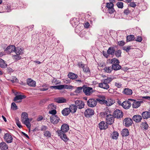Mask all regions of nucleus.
Instances as JSON below:
<instances>
[{
	"mask_svg": "<svg viewBox=\"0 0 150 150\" xmlns=\"http://www.w3.org/2000/svg\"><path fill=\"white\" fill-rule=\"evenodd\" d=\"M117 7L120 8H122L123 7V3L121 2H118L116 4Z\"/></svg>",
	"mask_w": 150,
	"mask_h": 150,
	"instance_id": "nucleus-42",
	"label": "nucleus"
},
{
	"mask_svg": "<svg viewBox=\"0 0 150 150\" xmlns=\"http://www.w3.org/2000/svg\"><path fill=\"white\" fill-rule=\"evenodd\" d=\"M112 138L113 139H116L118 136V133L117 132H114L113 133Z\"/></svg>",
	"mask_w": 150,
	"mask_h": 150,
	"instance_id": "nucleus-48",
	"label": "nucleus"
},
{
	"mask_svg": "<svg viewBox=\"0 0 150 150\" xmlns=\"http://www.w3.org/2000/svg\"><path fill=\"white\" fill-rule=\"evenodd\" d=\"M105 83L108 84L111 81V79L110 78H108L106 79H105L103 80Z\"/></svg>",
	"mask_w": 150,
	"mask_h": 150,
	"instance_id": "nucleus-59",
	"label": "nucleus"
},
{
	"mask_svg": "<svg viewBox=\"0 0 150 150\" xmlns=\"http://www.w3.org/2000/svg\"><path fill=\"white\" fill-rule=\"evenodd\" d=\"M111 63L112 64V67L114 70H117L121 69V67L119 64V61L115 58L112 59L111 60Z\"/></svg>",
	"mask_w": 150,
	"mask_h": 150,
	"instance_id": "nucleus-3",
	"label": "nucleus"
},
{
	"mask_svg": "<svg viewBox=\"0 0 150 150\" xmlns=\"http://www.w3.org/2000/svg\"><path fill=\"white\" fill-rule=\"evenodd\" d=\"M16 47L13 45H10V53L13 52H15Z\"/></svg>",
	"mask_w": 150,
	"mask_h": 150,
	"instance_id": "nucleus-47",
	"label": "nucleus"
},
{
	"mask_svg": "<svg viewBox=\"0 0 150 150\" xmlns=\"http://www.w3.org/2000/svg\"><path fill=\"white\" fill-rule=\"evenodd\" d=\"M114 6L112 3L110 2L106 3V7L108 9L107 11L109 13L111 14L115 11L114 8Z\"/></svg>",
	"mask_w": 150,
	"mask_h": 150,
	"instance_id": "nucleus-5",
	"label": "nucleus"
},
{
	"mask_svg": "<svg viewBox=\"0 0 150 150\" xmlns=\"http://www.w3.org/2000/svg\"><path fill=\"white\" fill-rule=\"evenodd\" d=\"M69 126L67 124H63L61 127V130H57V133H65L67 132L69 130Z\"/></svg>",
	"mask_w": 150,
	"mask_h": 150,
	"instance_id": "nucleus-7",
	"label": "nucleus"
},
{
	"mask_svg": "<svg viewBox=\"0 0 150 150\" xmlns=\"http://www.w3.org/2000/svg\"><path fill=\"white\" fill-rule=\"evenodd\" d=\"M70 110V112L72 113H74L77 110V106L74 104L71 105L69 108Z\"/></svg>",
	"mask_w": 150,
	"mask_h": 150,
	"instance_id": "nucleus-26",
	"label": "nucleus"
},
{
	"mask_svg": "<svg viewBox=\"0 0 150 150\" xmlns=\"http://www.w3.org/2000/svg\"><path fill=\"white\" fill-rule=\"evenodd\" d=\"M134 36L133 35H129L127 37V42H130L134 40Z\"/></svg>",
	"mask_w": 150,
	"mask_h": 150,
	"instance_id": "nucleus-34",
	"label": "nucleus"
},
{
	"mask_svg": "<svg viewBox=\"0 0 150 150\" xmlns=\"http://www.w3.org/2000/svg\"><path fill=\"white\" fill-rule=\"evenodd\" d=\"M97 104L96 99L90 98L87 101V104L90 107L93 108L95 107Z\"/></svg>",
	"mask_w": 150,
	"mask_h": 150,
	"instance_id": "nucleus-6",
	"label": "nucleus"
},
{
	"mask_svg": "<svg viewBox=\"0 0 150 150\" xmlns=\"http://www.w3.org/2000/svg\"><path fill=\"white\" fill-rule=\"evenodd\" d=\"M122 52L120 50H118L116 51H115V54L116 56L117 57H119L121 56Z\"/></svg>",
	"mask_w": 150,
	"mask_h": 150,
	"instance_id": "nucleus-36",
	"label": "nucleus"
},
{
	"mask_svg": "<svg viewBox=\"0 0 150 150\" xmlns=\"http://www.w3.org/2000/svg\"><path fill=\"white\" fill-rule=\"evenodd\" d=\"M132 120L135 122L139 123L141 121L142 117L139 115H135L133 117Z\"/></svg>",
	"mask_w": 150,
	"mask_h": 150,
	"instance_id": "nucleus-17",
	"label": "nucleus"
},
{
	"mask_svg": "<svg viewBox=\"0 0 150 150\" xmlns=\"http://www.w3.org/2000/svg\"><path fill=\"white\" fill-rule=\"evenodd\" d=\"M47 126L44 125L42 126L41 127V130L45 132L47 129Z\"/></svg>",
	"mask_w": 150,
	"mask_h": 150,
	"instance_id": "nucleus-56",
	"label": "nucleus"
},
{
	"mask_svg": "<svg viewBox=\"0 0 150 150\" xmlns=\"http://www.w3.org/2000/svg\"><path fill=\"white\" fill-rule=\"evenodd\" d=\"M142 38L141 36H138L136 39L135 40L137 42H140L142 41Z\"/></svg>",
	"mask_w": 150,
	"mask_h": 150,
	"instance_id": "nucleus-57",
	"label": "nucleus"
},
{
	"mask_svg": "<svg viewBox=\"0 0 150 150\" xmlns=\"http://www.w3.org/2000/svg\"><path fill=\"white\" fill-rule=\"evenodd\" d=\"M131 49V47L130 46H128L127 47L125 46L123 47V49L125 50L127 52H128Z\"/></svg>",
	"mask_w": 150,
	"mask_h": 150,
	"instance_id": "nucleus-54",
	"label": "nucleus"
},
{
	"mask_svg": "<svg viewBox=\"0 0 150 150\" xmlns=\"http://www.w3.org/2000/svg\"><path fill=\"white\" fill-rule=\"evenodd\" d=\"M64 88V85H58L57 86V89L59 90H61Z\"/></svg>",
	"mask_w": 150,
	"mask_h": 150,
	"instance_id": "nucleus-62",
	"label": "nucleus"
},
{
	"mask_svg": "<svg viewBox=\"0 0 150 150\" xmlns=\"http://www.w3.org/2000/svg\"><path fill=\"white\" fill-rule=\"evenodd\" d=\"M133 123L132 120L129 117L125 118L123 120V123L126 127H129L131 126Z\"/></svg>",
	"mask_w": 150,
	"mask_h": 150,
	"instance_id": "nucleus-14",
	"label": "nucleus"
},
{
	"mask_svg": "<svg viewBox=\"0 0 150 150\" xmlns=\"http://www.w3.org/2000/svg\"><path fill=\"white\" fill-rule=\"evenodd\" d=\"M113 69L112 67H106L104 69L105 72L108 73H111Z\"/></svg>",
	"mask_w": 150,
	"mask_h": 150,
	"instance_id": "nucleus-33",
	"label": "nucleus"
},
{
	"mask_svg": "<svg viewBox=\"0 0 150 150\" xmlns=\"http://www.w3.org/2000/svg\"><path fill=\"white\" fill-rule=\"evenodd\" d=\"M7 65L5 63L4 60L0 59V67L2 68H4L7 67Z\"/></svg>",
	"mask_w": 150,
	"mask_h": 150,
	"instance_id": "nucleus-32",
	"label": "nucleus"
},
{
	"mask_svg": "<svg viewBox=\"0 0 150 150\" xmlns=\"http://www.w3.org/2000/svg\"><path fill=\"white\" fill-rule=\"evenodd\" d=\"M44 135L45 136L47 137H50L51 136V134L50 132L48 131H46L44 132Z\"/></svg>",
	"mask_w": 150,
	"mask_h": 150,
	"instance_id": "nucleus-45",
	"label": "nucleus"
},
{
	"mask_svg": "<svg viewBox=\"0 0 150 150\" xmlns=\"http://www.w3.org/2000/svg\"><path fill=\"white\" fill-rule=\"evenodd\" d=\"M102 53L103 55L107 58L108 57L109 55V54H108L107 52L104 51H103Z\"/></svg>",
	"mask_w": 150,
	"mask_h": 150,
	"instance_id": "nucleus-52",
	"label": "nucleus"
},
{
	"mask_svg": "<svg viewBox=\"0 0 150 150\" xmlns=\"http://www.w3.org/2000/svg\"><path fill=\"white\" fill-rule=\"evenodd\" d=\"M55 101L58 103H66V99L63 97H58L54 99Z\"/></svg>",
	"mask_w": 150,
	"mask_h": 150,
	"instance_id": "nucleus-21",
	"label": "nucleus"
},
{
	"mask_svg": "<svg viewBox=\"0 0 150 150\" xmlns=\"http://www.w3.org/2000/svg\"><path fill=\"white\" fill-rule=\"evenodd\" d=\"M105 96H100L98 98H96L97 102H98L99 103L101 104H106L107 106H110L113 103V102L112 101V102L109 103L108 102L105 100Z\"/></svg>",
	"mask_w": 150,
	"mask_h": 150,
	"instance_id": "nucleus-4",
	"label": "nucleus"
},
{
	"mask_svg": "<svg viewBox=\"0 0 150 150\" xmlns=\"http://www.w3.org/2000/svg\"><path fill=\"white\" fill-rule=\"evenodd\" d=\"M12 58L15 61H16L20 59L21 58V57L19 55L16 54V55H13Z\"/></svg>",
	"mask_w": 150,
	"mask_h": 150,
	"instance_id": "nucleus-40",
	"label": "nucleus"
},
{
	"mask_svg": "<svg viewBox=\"0 0 150 150\" xmlns=\"http://www.w3.org/2000/svg\"><path fill=\"white\" fill-rule=\"evenodd\" d=\"M124 13L125 14L128 15L130 11L128 8H127V9L124 10Z\"/></svg>",
	"mask_w": 150,
	"mask_h": 150,
	"instance_id": "nucleus-61",
	"label": "nucleus"
},
{
	"mask_svg": "<svg viewBox=\"0 0 150 150\" xmlns=\"http://www.w3.org/2000/svg\"><path fill=\"white\" fill-rule=\"evenodd\" d=\"M78 65L80 68H82L83 69L85 67V64H83L82 62H79L78 63Z\"/></svg>",
	"mask_w": 150,
	"mask_h": 150,
	"instance_id": "nucleus-53",
	"label": "nucleus"
},
{
	"mask_svg": "<svg viewBox=\"0 0 150 150\" xmlns=\"http://www.w3.org/2000/svg\"><path fill=\"white\" fill-rule=\"evenodd\" d=\"M122 93L125 95H130L132 94L133 91L132 90L129 88H125Z\"/></svg>",
	"mask_w": 150,
	"mask_h": 150,
	"instance_id": "nucleus-22",
	"label": "nucleus"
},
{
	"mask_svg": "<svg viewBox=\"0 0 150 150\" xmlns=\"http://www.w3.org/2000/svg\"><path fill=\"white\" fill-rule=\"evenodd\" d=\"M0 148L1 150H6L8 149V146L4 142L0 143Z\"/></svg>",
	"mask_w": 150,
	"mask_h": 150,
	"instance_id": "nucleus-30",
	"label": "nucleus"
},
{
	"mask_svg": "<svg viewBox=\"0 0 150 150\" xmlns=\"http://www.w3.org/2000/svg\"><path fill=\"white\" fill-rule=\"evenodd\" d=\"M142 128L143 129V130H146L148 129L149 127V125L146 122H142L141 124Z\"/></svg>",
	"mask_w": 150,
	"mask_h": 150,
	"instance_id": "nucleus-29",
	"label": "nucleus"
},
{
	"mask_svg": "<svg viewBox=\"0 0 150 150\" xmlns=\"http://www.w3.org/2000/svg\"><path fill=\"white\" fill-rule=\"evenodd\" d=\"M129 5L130 6L133 8H134L136 6V5L135 3L133 2H131L129 4Z\"/></svg>",
	"mask_w": 150,
	"mask_h": 150,
	"instance_id": "nucleus-60",
	"label": "nucleus"
},
{
	"mask_svg": "<svg viewBox=\"0 0 150 150\" xmlns=\"http://www.w3.org/2000/svg\"><path fill=\"white\" fill-rule=\"evenodd\" d=\"M128 100H130L133 102L132 106L134 108H137L140 106L141 104L143 103L142 101H137L132 99H129Z\"/></svg>",
	"mask_w": 150,
	"mask_h": 150,
	"instance_id": "nucleus-12",
	"label": "nucleus"
},
{
	"mask_svg": "<svg viewBox=\"0 0 150 150\" xmlns=\"http://www.w3.org/2000/svg\"><path fill=\"white\" fill-rule=\"evenodd\" d=\"M58 134L59 136H60V137L65 142H66L68 140L66 134H65V133H58Z\"/></svg>",
	"mask_w": 150,
	"mask_h": 150,
	"instance_id": "nucleus-23",
	"label": "nucleus"
},
{
	"mask_svg": "<svg viewBox=\"0 0 150 150\" xmlns=\"http://www.w3.org/2000/svg\"><path fill=\"white\" fill-rule=\"evenodd\" d=\"M70 112V111L69 108H66L62 110V113L64 116L68 115Z\"/></svg>",
	"mask_w": 150,
	"mask_h": 150,
	"instance_id": "nucleus-27",
	"label": "nucleus"
},
{
	"mask_svg": "<svg viewBox=\"0 0 150 150\" xmlns=\"http://www.w3.org/2000/svg\"><path fill=\"white\" fill-rule=\"evenodd\" d=\"M129 132L128 129H125L121 132V134L122 137H126L129 135Z\"/></svg>",
	"mask_w": 150,
	"mask_h": 150,
	"instance_id": "nucleus-31",
	"label": "nucleus"
},
{
	"mask_svg": "<svg viewBox=\"0 0 150 150\" xmlns=\"http://www.w3.org/2000/svg\"><path fill=\"white\" fill-rule=\"evenodd\" d=\"M4 139V140L7 143H9V134L8 133L5 134Z\"/></svg>",
	"mask_w": 150,
	"mask_h": 150,
	"instance_id": "nucleus-37",
	"label": "nucleus"
},
{
	"mask_svg": "<svg viewBox=\"0 0 150 150\" xmlns=\"http://www.w3.org/2000/svg\"><path fill=\"white\" fill-rule=\"evenodd\" d=\"M11 94L13 96H16V95L19 94V92H17L15 90L12 89L11 91Z\"/></svg>",
	"mask_w": 150,
	"mask_h": 150,
	"instance_id": "nucleus-49",
	"label": "nucleus"
},
{
	"mask_svg": "<svg viewBox=\"0 0 150 150\" xmlns=\"http://www.w3.org/2000/svg\"><path fill=\"white\" fill-rule=\"evenodd\" d=\"M50 120L52 123L56 125L58 123L60 119L57 115H52L50 117Z\"/></svg>",
	"mask_w": 150,
	"mask_h": 150,
	"instance_id": "nucleus-8",
	"label": "nucleus"
},
{
	"mask_svg": "<svg viewBox=\"0 0 150 150\" xmlns=\"http://www.w3.org/2000/svg\"><path fill=\"white\" fill-rule=\"evenodd\" d=\"M75 104L76 106L79 109L83 108L84 107V104L83 101L80 100H77L75 101Z\"/></svg>",
	"mask_w": 150,
	"mask_h": 150,
	"instance_id": "nucleus-15",
	"label": "nucleus"
},
{
	"mask_svg": "<svg viewBox=\"0 0 150 150\" xmlns=\"http://www.w3.org/2000/svg\"><path fill=\"white\" fill-rule=\"evenodd\" d=\"M117 43L118 45L120 46H123L125 44V42L123 40L118 42Z\"/></svg>",
	"mask_w": 150,
	"mask_h": 150,
	"instance_id": "nucleus-55",
	"label": "nucleus"
},
{
	"mask_svg": "<svg viewBox=\"0 0 150 150\" xmlns=\"http://www.w3.org/2000/svg\"><path fill=\"white\" fill-rule=\"evenodd\" d=\"M21 121L28 128H30L31 126L30 122L28 117V115L26 112H23L21 114Z\"/></svg>",
	"mask_w": 150,
	"mask_h": 150,
	"instance_id": "nucleus-2",
	"label": "nucleus"
},
{
	"mask_svg": "<svg viewBox=\"0 0 150 150\" xmlns=\"http://www.w3.org/2000/svg\"><path fill=\"white\" fill-rule=\"evenodd\" d=\"M47 108L48 109L52 110L56 109V106L55 105H54V104L52 103L49 104L48 105Z\"/></svg>",
	"mask_w": 150,
	"mask_h": 150,
	"instance_id": "nucleus-43",
	"label": "nucleus"
},
{
	"mask_svg": "<svg viewBox=\"0 0 150 150\" xmlns=\"http://www.w3.org/2000/svg\"><path fill=\"white\" fill-rule=\"evenodd\" d=\"M115 86L118 88H120L122 86V84L120 83L115 82Z\"/></svg>",
	"mask_w": 150,
	"mask_h": 150,
	"instance_id": "nucleus-58",
	"label": "nucleus"
},
{
	"mask_svg": "<svg viewBox=\"0 0 150 150\" xmlns=\"http://www.w3.org/2000/svg\"><path fill=\"white\" fill-rule=\"evenodd\" d=\"M26 96L24 95H18L16 96L13 100V101L15 103H20L22 102V100L26 98Z\"/></svg>",
	"mask_w": 150,
	"mask_h": 150,
	"instance_id": "nucleus-11",
	"label": "nucleus"
},
{
	"mask_svg": "<svg viewBox=\"0 0 150 150\" xmlns=\"http://www.w3.org/2000/svg\"><path fill=\"white\" fill-rule=\"evenodd\" d=\"M27 84L30 86L35 87L36 82L30 78L28 79L27 80Z\"/></svg>",
	"mask_w": 150,
	"mask_h": 150,
	"instance_id": "nucleus-20",
	"label": "nucleus"
},
{
	"mask_svg": "<svg viewBox=\"0 0 150 150\" xmlns=\"http://www.w3.org/2000/svg\"><path fill=\"white\" fill-rule=\"evenodd\" d=\"M90 25V24L88 22H86L85 23V24L84 25V27L86 28H88Z\"/></svg>",
	"mask_w": 150,
	"mask_h": 150,
	"instance_id": "nucleus-63",
	"label": "nucleus"
},
{
	"mask_svg": "<svg viewBox=\"0 0 150 150\" xmlns=\"http://www.w3.org/2000/svg\"><path fill=\"white\" fill-rule=\"evenodd\" d=\"M15 52L16 54L20 55L22 54L23 52L21 49L20 48L17 47L16 49Z\"/></svg>",
	"mask_w": 150,
	"mask_h": 150,
	"instance_id": "nucleus-38",
	"label": "nucleus"
},
{
	"mask_svg": "<svg viewBox=\"0 0 150 150\" xmlns=\"http://www.w3.org/2000/svg\"><path fill=\"white\" fill-rule=\"evenodd\" d=\"M49 113L52 114V115H56L55 114L57 113V111L55 110V109L49 111Z\"/></svg>",
	"mask_w": 150,
	"mask_h": 150,
	"instance_id": "nucleus-51",
	"label": "nucleus"
},
{
	"mask_svg": "<svg viewBox=\"0 0 150 150\" xmlns=\"http://www.w3.org/2000/svg\"><path fill=\"white\" fill-rule=\"evenodd\" d=\"M94 114V110L90 108H88L86 110L84 113L85 116L87 117H91Z\"/></svg>",
	"mask_w": 150,
	"mask_h": 150,
	"instance_id": "nucleus-10",
	"label": "nucleus"
},
{
	"mask_svg": "<svg viewBox=\"0 0 150 150\" xmlns=\"http://www.w3.org/2000/svg\"><path fill=\"white\" fill-rule=\"evenodd\" d=\"M67 76L69 78L73 80L76 79L78 77L77 74L72 72H69Z\"/></svg>",
	"mask_w": 150,
	"mask_h": 150,
	"instance_id": "nucleus-25",
	"label": "nucleus"
},
{
	"mask_svg": "<svg viewBox=\"0 0 150 150\" xmlns=\"http://www.w3.org/2000/svg\"><path fill=\"white\" fill-rule=\"evenodd\" d=\"M43 117L41 115L39 116L37 119V121H40L43 119Z\"/></svg>",
	"mask_w": 150,
	"mask_h": 150,
	"instance_id": "nucleus-64",
	"label": "nucleus"
},
{
	"mask_svg": "<svg viewBox=\"0 0 150 150\" xmlns=\"http://www.w3.org/2000/svg\"><path fill=\"white\" fill-rule=\"evenodd\" d=\"M115 48L113 47H110L107 50L108 54L110 55H113L115 52Z\"/></svg>",
	"mask_w": 150,
	"mask_h": 150,
	"instance_id": "nucleus-28",
	"label": "nucleus"
},
{
	"mask_svg": "<svg viewBox=\"0 0 150 150\" xmlns=\"http://www.w3.org/2000/svg\"><path fill=\"white\" fill-rule=\"evenodd\" d=\"M142 117L144 119H147L150 117V112L148 111L143 112L142 114Z\"/></svg>",
	"mask_w": 150,
	"mask_h": 150,
	"instance_id": "nucleus-24",
	"label": "nucleus"
},
{
	"mask_svg": "<svg viewBox=\"0 0 150 150\" xmlns=\"http://www.w3.org/2000/svg\"><path fill=\"white\" fill-rule=\"evenodd\" d=\"M11 81L12 83H15L18 81V80L17 78L15 76H12L11 79L10 80Z\"/></svg>",
	"mask_w": 150,
	"mask_h": 150,
	"instance_id": "nucleus-50",
	"label": "nucleus"
},
{
	"mask_svg": "<svg viewBox=\"0 0 150 150\" xmlns=\"http://www.w3.org/2000/svg\"><path fill=\"white\" fill-rule=\"evenodd\" d=\"M83 87H78L76 88L74 92L76 93H79L83 91Z\"/></svg>",
	"mask_w": 150,
	"mask_h": 150,
	"instance_id": "nucleus-39",
	"label": "nucleus"
},
{
	"mask_svg": "<svg viewBox=\"0 0 150 150\" xmlns=\"http://www.w3.org/2000/svg\"><path fill=\"white\" fill-rule=\"evenodd\" d=\"M83 71L85 72L87 74H90V73L89 69L88 67L86 66V67H84L83 69Z\"/></svg>",
	"mask_w": 150,
	"mask_h": 150,
	"instance_id": "nucleus-46",
	"label": "nucleus"
},
{
	"mask_svg": "<svg viewBox=\"0 0 150 150\" xmlns=\"http://www.w3.org/2000/svg\"><path fill=\"white\" fill-rule=\"evenodd\" d=\"M100 115L103 117H106L105 122L107 124L111 125L114 122L115 117L113 115L110 114L108 111L101 112Z\"/></svg>",
	"mask_w": 150,
	"mask_h": 150,
	"instance_id": "nucleus-1",
	"label": "nucleus"
},
{
	"mask_svg": "<svg viewBox=\"0 0 150 150\" xmlns=\"http://www.w3.org/2000/svg\"><path fill=\"white\" fill-rule=\"evenodd\" d=\"M83 92L86 96H90L93 93V88L89 87H84L83 88Z\"/></svg>",
	"mask_w": 150,
	"mask_h": 150,
	"instance_id": "nucleus-13",
	"label": "nucleus"
},
{
	"mask_svg": "<svg viewBox=\"0 0 150 150\" xmlns=\"http://www.w3.org/2000/svg\"><path fill=\"white\" fill-rule=\"evenodd\" d=\"M11 109L13 110H16L18 109V107L17 106L15 103L13 102L11 105Z\"/></svg>",
	"mask_w": 150,
	"mask_h": 150,
	"instance_id": "nucleus-35",
	"label": "nucleus"
},
{
	"mask_svg": "<svg viewBox=\"0 0 150 150\" xmlns=\"http://www.w3.org/2000/svg\"><path fill=\"white\" fill-rule=\"evenodd\" d=\"M113 116L115 118H121L123 117V113L121 110H116L114 112Z\"/></svg>",
	"mask_w": 150,
	"mask_h": 150,
	"instance_id": "nucleus-9",
	"label": "nucleus"
},
{
	"mask_svg": "<svg viewBox=\"0 0 150 150\" xmlns=\"http://www.w3.org/2000/svg\"><path fill=\"white\" fill-rule=\"evenodd\" d=\"M107 125L104 121L101 122L99 123V128L101 130L106 129L108 128Z\"/></svg>",
	"mask_w": 150,
	"mask_h": 150,
	"instance_id": "nucleus-19",
	"label": "nucleus"
},
{
	"mask_svg": "<svg viewBox=\"0 0 150 150\" xmlns=\"http://www.w3.org/2000/svg\"><path fill=\"white\" fill-rule=\"evenodd\" d=\"M131 105V103L128 101H124L122 103V105L125 109H128L130 108Z\"/></svg>",
	"mask_w": 150,
	"mask_h": 150,
	"instance_id": "nucleus-16",
	"label": "nucleus"
},
{
	"mask_svg": "<svg viewBox=\"0 0 150 150\" xmlns=\"http://www.w3.org/2000/svg\"><path fill=\"white\" fill-rule=\"evenodd\" d=\"M70 22L71 24H73L74 23L75 25L78 24L77 20L75 17L72 18L70 21Z\"/></svg>",
	"mask_w": 150,
	"mask_h": 150,
	"instance_id": "nucleus-41",
	"label": "nucleus"
},
{
	"mask_svg": "<svg viewBox=\"0 0 150 150\" xmlns=\"http://www.w3.org/2000/svg\"><path fill=\"white\" fill-rule=\"evenodd\" d=\"M16 121V123L17 125V126L18 127L21 128L22 127V126L21 125V123L19 121V119L18 117H16L15 119Z\"/></svg>",
	"mask_w": 150,
	"mask_h": 150,
	"instance_id": "nucleus-44",
	"label": "nucleus"
},
{
	"mask_svg": "<svg viewBox=\"0 0 150 150\" xmlns=\"http://www.w3.org/2000/svg\"><path fill=\"white\" fill-rule=\"evenodd\" d=\"M99 86L103 89H107L109 88V86L106 83H105L104 81H103L102 82L100 83L99 84Z\"/></svg>",
	"mask_w": 150,
	"mask_h": 150,
	"instance_id": "nucleus-18",
	"label": "nucleus"
}]
</instances>
